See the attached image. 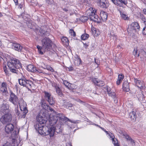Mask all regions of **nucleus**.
Segmentation results:
<instances>
[{
    "label": "nucleus",
    "mask_w": 146,
    "mask_h": 146,
    "mask_svg": "<svg viewBox=\"0 0 146 146\" xmlns=\"http://www.w3.org/2000/svg\"><path fill=\"white\" fill-rule=\"evenodd\" d=\"M11 47L14 50L18 52H21L23 49L22 46L16 42H11Z\"/></svg>",
    "instance_id": "13"
},
{
    "label": "nucleus",
    "mask_w": 146,
    "mask_h": 146,
    "mask_svg": "<svg viewBox=\"0 0 146 146\" xmlns=\"http://www.w3.org/2000/svg\"><path fill=\"white\" fill-rule=\"evenodd\" d=\"M92 81L95 85L97 86H102L104 85L103 82L102 80L98 79L97 78H92Z\"/></svg>",
    "instance_id": "18"
},
{
    "label": "nucleus",
    "mask_w": 146,
    "mask_h": 146,
    "mask_svg": "<svg viewBox=\"0 0 146 146\" xmlns=\"http://www.w3.org/2000/svg\"><path fill=\"white\" fill-rule=\"evenodd\" d=\"M40 32L42 35H45L46 31L44 30L40 29Z\"/></svg>",
    "instance_id": "49"
},
{
    "label": "nucleus",
    "mask_w": 146,
    "mask_h": 146,
    "mask_svg": "<svg viewBox=\"0 0 146 146\" xmlns=\"http://www.w3.org/2000/svg\"><path fill=\"white\" fill-rule=\"evenodd\" d=\"M42 49L45 51L49 50L52 47V41L49 38L45 37L41 41Z\"/></svg>",
    "instance_id": "6"
},
{
    "label": "nucleus",
    "mask_w": 146,
    "mask_h": 146,
    "mask_svg": "<svg viewBox=\"0 0 146 146\" xmlns=\"http://www.w3.org/2000/svg\"><path fill=\"white\" fill-rule=\"evenodd\" d=\"M44 69H46L48 70H50L51 72H54V69H53L49 66H46L45 68H43Z\"/></svg>",
    "instance_id": "39"
},
{
    "label": "nucleus",
    "mask_w": 146,
    "mask_h": 146,
    "mask_svg": "<svg viewBox=\"0 0 146 146\" xmlns=\"http://www.w3.org/2000/svg\"><path fill=\"white\" fill-rule=\"evenodd\" d=\"M15 3L16 5H17L18 4V0H13Z\"/></svg>",
    "instance_id": "64"
},
{
    "label": "nucleus",
    "mask_w": 146,
    "mask_h": 146,
    "mask_svg": "<svg viewBox=\"0 0 146 146\" xmlns=\"http://www.w3.org/2000/svg\"><path fill=\"white\" fill-rule=\"evenodd\" d=\"M63 81L64 84L67 88L70 90H73L74 89L73 88H72V86H73V84H71L70 86H69L70 83L68 82L66 80H63Z\"/></svg>",
    "instance_id": "29"
},
{
    "label": "nucleus",
    "mask_w": 146,
    "mask_h": 146,
    "mask_svg": "<svg viewBox=\"0 0 146 146\" xmlns=\"http://www.w3.org/2000/svg\"><path fill=\"white\" fill-rule=\"evenodd\" d=\"M55 131H56L58 133H61L62 131V130L61 129H58L55 128Z\"/></svg>",
    "instance_id": "60"
},
{
    "label": "nucleus",
    "mask_w": 146,
    "mask_h": 146,
    "mask_svg": "<svg viewBox=\"0 0 146 146\" xmlns=\"http://www.w3.org/2000/svg\"><path fill=\"white\" fill-rule=\"evenodd\" d=\"M140 27L138 23L137 22L132 23L131 25L128 27L127 29V31L129 34L131 35L136 32V29H139Z\"/></svg>",
    "instance_id": "9"
},
{
    "label": "nucleus",
    "mask_w": 146,
    "mask_h": 146,
    "mask_svg": "<svg viewBox=\"0 0 146 146\" xmlns=\"http://www.w3.org/2000/svg\"><path fill=\"white\" fill-rule=\"evenodd\" d=\"M7 84L6 82H3L2 83L1 88H0V91L3 92H7Z\"/></svg>",
    "instance_id": "22"
},
{
    "label": "nucleus",
    "mask_w": 146,
    "mask_h": 146,
    "mask_svg": "<svg viewBox=\"0 0 146 146\" xmlns=\"http://www.w3.org/2000/svg\"><path fill=\"white\" fill-rule=\"evenodd\" d=\"M143 33L144 35H146V26L144 27L143 29Z\"/></svg>",
    "instance_id": "53"
},
{
    "label": "nucleus",
    "mask_w": 146,
    "mask_h": 146,
    "mask_svg": "<svg viewBox=\"0 0 146 146\" xmlns=\"http://www.w3.org/2000/svg\"><path fill=\"white\" fill-rule=\"evenodd\" d=\"M109 96H111L113 99L114 102L115 103H117V98L116 96V94L114 92H111L110 93L108 94Z\"/></svg>",
    "instance_id": "30"
},
{
    "label": "nucleus",
    "mask_w": 146,
    "mask_h": 146,
    "mask_svg": "<svg viewBox=\"0 0 146 146\" xmlns=\"http://www.w3.org/2000/svg\"><path fill=\"white\" fill-rule=\"evenodd\" d=\"M56 115H53L52 117H50L49 119V121L50 125H55L56 123L58 118L62 120L64 115L62 113H58L56 112H55Z\"/></svg>",
    "instance_id": "7"
},
{
    "label": "nucleus",
    "mask_w": 146,
    "mask_h": 146,
    "mask_svg": "<svg viewBox=\"0 0 146 146\" xmlns=\"http://www.w3.org/2000/svg\"><path fill=\"white\" fill-rule=\"evenodd\" d=\"M44 93L45 95V98L49 104L51 105L54 104L55 103V101L54 99L51 96V94L46 91H44Z\"/></svg>",
    "instance_id": "11"
},
{
    "label": "nucleus",
    "mask_w": 146,
    "mask_h": 146,
    "mask_svg": "<svg viewBox=\"0 0 146 146\" xmlns=\"http://www.w3.org/2000/svg\"><path fill=\"white\" fill-rule=\"evenodd\" d=\"M22 112L21 111V114H20L19 113V111L17 110L16 112V114L18 116H19V117H21V118H23L22 117H21L22 114H23V113H22Z\"/></svg>",
    "instance_id": "52"
},
{
    "label": "nucleus",
    "mask_w": 146,
    "mask_h": 146,
    "mask_svg": "<svg viewBox=\"0 0 146 146\" xmlns=\"http://www.w3.org/2000/svg\"><path fill=\"white\" fill-rule=\"evenodd\" d=\"M18 98L17 96L13 92H11L9 99V101L15 105L18 104Z\"/></svg>",
    "instance_id": "12"
},
{
    "label": "nucleus",
    "mask_w": 146,
    "mask_h": 146,
    "mask_svg": "<svg viewBox=\"0 0 146 146\" xmlns=\"http://www.w3.org/2000/svg\"><path fill=\"white\" fill-rule=\"evenodd\" d=\"M129 141L131 143L132 145H133V144H134L135 143L134 140H133L131 138L130 139V140Z\"/></svg>",
    "instance_id": "62"
},
{
    "label": "nucleus",
    "mask_w": 146,
    "mask_h": 146,
    "mask_svg": "<svg viewBox=\"0 0 146 146\" xmlns=\"http://www.w3.org/2000/svg\"><path fill=\"white\" fill-rule=\"evenodd\" d=\"M62 120H63L64 121H65V122L69 121L70 122L72 123H76V122L74 121H72V120H70L68 118H67V117H65L64 116H63V119H62Z\"/></svg>",
    "instance_id": "34"
},
{
    "label": "nucleus",
    "mask_w": 146,
    "mask_h": 146,
    "mask_svg": "<svg viewBox=\"0 0 146 146\" xmlns=\"http://www.w3.org/2000/svg\"><path fill=\"white\" fill-rule=\"evenodd\" d=\"M124 78V76L122 74H119L118 76V78L116 82V84L117 85H119L122 82Z\"/></svg>",
    "instance_id": "28"
},
{
    "label": "nucleus",
    "mask_w": 146,
    "mask_h": 146,
    "mask_svg": "<svg viewBox=\"0 0 146 146\" xmlns=\"http://www.w3.org/2000/svg\"><path fill=\"white\" fill-rule=\"evenodd\" d=\"M98 5H100V6L103 8H106L109 6V3L108 2H97Z\"/></svg>",
    "instance_id": "27"
},
{
    "label": "nucleus",
    "mask_w": 146,
    "mask_h": 146,
    "mask_svg": "<svg viewBox=\"0 0 146 146\" xmlns=\"http://www.w3.org/2000/svg\"><path fill=\"white\" fill-rule=\"evenodd\" d=\"M109 136H110V137L111 138V139L115 138V136L111 132H110L109 133Z\"/></svg>",
    "instance_id": "51"
},
{
    "label": "nucleus",
    "mask_w": 146,
    "mask_h": 146,
    "mask_svg": "<svg viewBox=\"0 0 146 146\" xmlns=\"http://www.w3.org/2000/svg\"><path fill=\"white\" fill-rule=\"evenodd\" d=\"M61 40L64 45L66 46H68L69 45V41L67 37H62L61 38Z\"/></svg>",
    "instance_id": "26"
},
{
    "label": "nucleus",
    "mask_w": 146,
    "mask_h": 146,
    "mask_svg": "<svg viewBox=\"0 0 146 146\" xmlns=\"http://www.w3.org/2000/svg\"><path fill=\"white\" fill-rule=\"evenodd\" d=\"M138 52V50L137 49H134V51L133 52V54L135 57H139V54H137Z\"/></svg>",
    "instance_id": "40"
},
{
    "label": "nucleus",
    "mask_w": 146,
    "mask_h": 146,
    "mask_svg": "<svg viewBox=\"0 0 146 146\" xmlns=\"http://www.w3.org/2000/svg\"><path fill=\"white\" fill-rule=\"evenodd\" d=\"M134 82L137 86L140 89H143L145 88V85L142 81L138 80L136 78H134Z\"/></svg>",
    "instance_id": "15"
},
{
    "label": "nucleus",
    "mask_w": 146,
    "mask_h": 146,
    "mask_svg": "<svg viewBox=\"0 0 146 146\" xmlns=\"http://www.w3.org/2000/svg\"><path fill=\"white\" fill-rule=\"evenodd\" d=\"M118 11H119L121 18L124 20L127 19L128 17L127 15H126L124 8L123 7H120L118 9Z\"/></svg>",
    "instance_id": "17"
},
{
    "label": "nucleus",
    "mask_w": 146,
    "mask_h": 146,
    "mask_svg": "<svg viewBox=\"0 0 146 146\" xmlns=\"http://www.w3.org/2000/svg\"><path fill=\"white\" fill-rule=\"evenodd\" d=\"M91 30L92 34L94 36H97L100 34V32L99 30L92 26L91 27Z\"/></svg>",
    "instance_id": "21"
},
{
    "label": "nucleus",
    "mask_w": 146,
    "mask_h": 146,
    "mask_svg": "<svg viewBox=\"0 0 146 146\" xmlns=\"http://www.w3.org/2000/svg\"><path fill=\"white\" fill-rule=\"evenodd\" d=\"M19 104L20 108L23 114H22L21 117L23 118L25 117L26 114L28 112V110L27 108V104L22 98L21 99L18 101Z\"/></svg>",
    "instance_id": "8"
},
{
    "label": "nucleus",
    "mask_w": 146,
    "mask_h": 146,
    "mask_svg": "<svg viewBox=\"0 0 146 146\" xmlns=\"http://www.w3.org/2000/svg\"><path fill=\"white\" fill-rule=\"evenodd\" d=\"M112 142L114 146H119L117 140L116 139L114 138L112 139Z\"/></svg>",
    "instance_id": "35"
},
{
    "label": "nucleus",
    "mask_w": 146,
    "mask_h": 146,
    "mask_svg": "<svg viewBox=\"0 0 146 146\" xmlns=\"http://www.w3.org/2000/svg\"><path fill=\"white\" fill-rule=\"evenodd\" d=\"M62 104L64 106V104H66L67 103H68V100H62Z\"/></svg>",
    "instance_id": "57"
},
{
    "label": "nucleus",
    "mask_w": 146,
    "mask_h": 146,
    "mask_svg": "<svg viewBox=\"0 0 146 146\" xmlns=\"http://www.w3.org/2000/svg\"><path fill=\"white\" fill-rule=\"evenodd\" d=\"M51 84L52 86L54 87L55 88V89L59 87L58 84L54 82H52Z\"/></svg>",
    "instance_id": "42"
},
{
    "label": "nucleus",
    "mask_w": 146,
    "mask_h": 146,
    "mask_svg": "<svg viewBox=\"0 0 146 146\" xmlns=\"http://www.w3.org/2000/svg\"><path fill=\"white\" fill-rule=\"evenodd\" d=\"M56 93L58 94V95H59L60 96H62V91L60 89L59 87H58L56 89Z\"/></svg>",
    "instance_id": "36"
},
{
    "label": "nucleus",
    "mask_w": 146,
    "mask_h": 146,
    "mask_svg": "<svg viewBox=\"0 0 146 146\" xmlns=\"http://www.w3.org/2000/svg\"><path fill=\"white\" fill-rule=\"evenodd\" d=\"M115 5L119 6L121 7H122L123 4L126 5L127 4V0H111Z\"/></svg>",
    "instance_id": "14"
},
{
    "label": "nucleus",
    "mask_w": 146,
    "mask_h": 146,
    "mask_svg": "<svg viewBox=\"0 0 146 146\" xmlns=\"http://www.w3.org/2000/svg\"><path fill=\"white\" fill-rule=\"evenodd\" d=\"M7 66L10 72L17 74L19 70L22 67V65L20 60L15 58H12L7 62Z\"/></svg>",
    "instance_id": "1"
},
{
    "label": "nucleus",
    "mask_w": 146,
    "mask_h": 146,
    "mask_svg": "<svg viewBox=\"0 0 146 146\" xmlns=\"http://www.w3.org/2000/svg\"><path fill=\"white\" fill-rule=\"evenodd\" d=\"M3 69L6 75H9V72L8 70L7 69V66H3Z\"/></svg>",
    "instance_id": "48"
},
{
    "label": "nucleus",
    "mask_w": 146,
    "mask_h": 146,
    "mask_svg": "<svg viewBox=\"0 0 146 146\" xmlns=\"http://www.w3.org/2000/svg\"><path fill=\"white\" fill-rule=\"evenodd\" d=\"M36 72L37 73H42L44 74H48V73H46L45 72H44V71H42V70H41L39 69H36V72Z\"/></svg>",
    "instance_id": "45"
},
{
    "label": "nucleus",
    "mask_w": 146,
    "mask_h": 146,
    "mask_svg": "<svg viewBox=\"0 0 146 146\" xmlns=\"http://www.w3.org/2000/svg\"><path fill=\"white\" fill-rule=\"evenodd\" d=\"M72 106V104L71 103H69L68 102L66 104L64 105V106L66 108L71 107Z\"/></svg>",
    "instance_id": "43"
},
{
    "label": "nucleus",
    "mask_w": 146,
    "mask_h": 146,
    "mask_svg": "<svg viewBox=\"0 0 146 146\" xmlns=\"http://www.w3.org/2000/svg\"><path fill=\"white\" fill-rule=\"evenodd\" d=\"M95 62L96 64L98 65L99 64L100 62L98 60H96L95 58Z\"/></svg>",
    "instance_id": "63"
},
{
    "label": "nucleus",
    "mask_w": 146,
    "mask_h": 146,
    "mask_svg": "<svg viewBox=\"0 0 146 146\" xmlns=\"http://www.w3.org/2000/svg\"><path fill=\"white\" fill-rule=\"evenodd\" d=\"M100 16L102 19L103 21L106 20L108 18L107 13L103 11H101L100 13Z\"/></svg>",
    "instance_id": "25"
},
{
    "label": "nucleus",
    "mask_w": 146,
    "mask_h": 146,
    "mask_svg": "<svg viewBox=\"0 0 146 146\" xmlns=\"http://www.w3.org/2000/svg\"><path fill=\"white\" fill-rule=\"evenodd\" d=\"M46 110L47 111H50L51 112L53 111V112H54V113L55 112L54 111L53 109H52V108H50L49 105H48V107L47 108Z\"/></svg>",
    "instance_id": "46"
},
{
    "label": "nucleus",
    "mask_w": 146,
    "mask_h": 146,
    "mask_svg": "<svg viewBox=\"0 0 146 146\" xmlns=\"http://www.w3.org/2000/svg\"><path fill=\"white\" fill-rule=\"evenodd\" d=\"M14 128L13 125L11 123H10L7 125L5 128V132L7 134L11 133L13 131Z\"/></svg>",
    "instance_id": "16"
},
{
    "label": "nucleus",
    "mask_w": 146,
    "mask_h": 146,
    "mask_svg": "<svg viewBox=\"0 0 146 146\" xmlns=\"http://www.w3.org/2000/svg\"><path fill=\"white\" fill-rule=\"evenodd\" d=\"M37 122L36 124L34 125L35 128L36 130L38 132L39 131L42 130L45 126L44 124L45 123L46 121L43 119V117L40 116H38L37 118Z\"/></svg>",
    "instance_id": "5"
},
{
    "label": "nucleus",
    "mask_w": 146,
    "mask_h": 146,
    "mask_svg": "<svg viewBox=\"0 0 146 146\" xmlns=\"http://www.w3.org/2000/svg\"><path fill=\"white\" fill-rule=\"evenodd\" d=\"M69 33L71 35L74 36H76V33L72 29H70L69 31Z\"/></svg>",
    "instance_id": "44"
},
{
    "label": "nucleus",
    "mask_w": 146,
    "mask_h": 146,
    "mask_svg": "<svg viewBox=\"0 0 146 146\" xmlns=\"http://www.w3.org/2000/svg\"><path fill=\"white\" fill-rule=\"evenodd\" d=\"M80 20L83 22H85L87 21L88 17L86 16H82L80 18Z\"/></svg>",
    "instance_id": "33"
},
{
    "label": "nucleus",
    "mask_w": 146,
    "mask_h": 146,
    "mask_svg": "<svg viewBox=\"0 0 146 146\" xmlns=\"http://www.w3.org/2000/svg\"><path fill=\"white\" fill-rule=\"evenodd\" d=\"M137 93H138V94L137 95V96L139 101H142L145 100V98L144 96L142 93V92L141 91H139Z\"/></svg>",
    "instance_id": "23"
},
{
    "label": "nucleus",
    "mask_w": 146,
    "mask_h": 146,
    "mask_svg": "<svg viewBox=\"0 0 146 146\" xmlns=\"http://www.w3.org/2000/svg\"><path fill=\"white\" fill-rule=\"evenodd\" d=\"M1 110L4 113L9 112V105L6 104H3L1 107Z\"/></svg>",
    "instance_id": "19"
},
{
    "label": "nucleus",
    "mask_w": 146,
    "mask_h": 146,
    "mask_svg": "<svg viewBox=\"0 0 146 146\" xmlns=\"http://www.w3.org/2000/svg\"><path fill=\"white\" fill-rule=\"evenodd\" d=\"M24 5L23 3H21L19 4V6L20 9H22V8L23 7Z\"/></svg>",
    "instance_id": "56"
},
{
    "label": "nucleus",
    "mask_w": 146,
    "mask_h": 146,
    "mask_svg": "<svg viewBox=\"0 0 146 146\" xmlns=\"http://www.w3.org/2000/svg\"><path fill=\"white\" fill-rule=\"evenodd\" d=\"M19 82L20 85L25 87L29 90H31V89L34 86V85L33 82L24 77H22L20 79H19Z\"/></svg>",
    "instance_id": "3"
},
{
    "label": "nucleus",
    "mask_w": 146,
    "mask_h": 146,
    "mask_svg": "<svg viewBox=\"0 0 146 146\" xmlns=\"http://www.w3.org/2000/svg\"><path fill=\"white\" fill-rule=\"evenodd\" d=\"M89 35L85 33L82 35L81 36V38L83 40H85L87 39L89 37Z\"/></svg>",
    "instance_id": "32"
},
{
    "label": "nucleus",
    "mask_w": 146,
    "mask_h": 146,
    "mask_svg": "<svg viewBox=\"0 0 146 146\" xmlns=\"http://www.w3.org/2000/svg\"><path fill=\"white\" fill-rule=\"evenodd\" d=\"M107 92H108V94H109L111 92V91L110 88L108 87H107Z\"/></svg>",
    "instance_id": "58"
},
{
    "label": "nucleus",
    "mask_w": 146,
    "mask_h": 146,
    "mask_svg": "<svg viewBox=\"0 0 146 146\" xmlns=\"http://www.w3.org/2000/svg\"><path fill=\"white\" fill-rule=\"evenodd\" d=\"M80 2V4H83L86 3V0H78Z\"/></svg>",
    "instance_id": "61"
},
{
    "label": "nucleus",
    "mask_w": 146,
    "mask_h": 146,
    "mask_svg": "<svg viewBox=\"0 0 146 146\" xmlns=\"http://www.w3.org/2000/svg\"><path fill=\"white\" fill-rule=\"evenodd\" d=\"M16 131H14L13 133L11 134V137H13V139H14L16 137Z\"/></svg>",
    "instance_id": "50"
},
{
    "label": "nucleus",
    "mask_w": 146,
    "mask_h": 146,
    "mask_svg": "<svg viewBox=\"0 0 146 146\" xmlns=\"http://www.w3.org/2000/svg\"><path fill=\"white\" fill-rule=\"evenodd\" d=\"M27 70L29 71L35 72H36V67L32 65H29L27 67Z\"/></svg>",
    "instance_id": "24"
},
{
    "label": "nucleus",
    "mask_w": 146,
    "mask_h": 146,
    "mask_svg": "<svg viewBox=\"0 0 146 146\" xmlns=\"http://www.w3.org/2000/svg\"><path fill=\"white\" fill-rule=\"evenodd\" d=\"M123 90L126 92H128L129 91V84L127 81L124 82L123 84Z\"/></svg>",
    "instance_id": "20"
},
{
    "label": "nucleus",
    "mask_w": 146,
    "mask_h": 146,
    "mask_svg": "<svg viewBox=\"0 0 146 146\" xmlns=\"http://www.w3.org/2000/svg\"><path fill=\"white\" fill-rule=\"evenodd\" d=\"M36 47L38 49V51L39 54H43V53L41 50L42 49V46H40L39 45H38L36 46Z\"/></svg>",
    "instance_id": "37"
},
{
    "label": "nucleus",
    "mask_w": 146,
    "mask_h": 146,
    "mask_svg": "<svg viewBox=\"0 0 146 146\" xmlns=\"http://www.w3.org/2000/svg\"><path fill=\"white\" fill-rule=\"evenodd\" d=\"M53 73H52V75H54V77L55 78H56L57 76H56V75H57V72L56 71H54V72H53Z\"/></svg>",
    "instance_id": "59"
},
{
    "label": "nucleus",
    "mask_w": 146,
    "mask_h": 146,
    "mask_svg": "<svg viewBox=\"0 0 146 146\" xmlns=\"http://www.w3.org/2000/svg\"><path fill=\"white\" fill-rule=\"evenodd\" d=\"M129 116L131 119L133 120L135 119L136 117L135 112L133 111L130 112L129 114Z\"/></svg>",
    "instance_id": "31"
},
{
    "label": "nucleus",
    "mask_w": 146,
    "mask_h": 146,
    "mask_svg": "<svg viewBox=\"0 0 146 146\" xmlns=\"http://www.w3.org/2000/svg\"><path fill=\"white\" fill-rule=\"evenodd\" d=\"M12 119V116L10 113H6L3 115L0 119V121L3 124H6L11 121Z\"/></svg>",
    "instance_id": "10"
},
{
    "label": "nucleus",
    "mask_w": 146,
    "mask_h": 146,
    "mask_svg": "<svg viewBox=\"0 0 146 146\" xmlns=\"http://www.w3.org/2000/svg\"><path fill=\"white\" fill-rule=\"evenodd\" d=\"M125 138L127 139V141H129L130 139L131 138V137H129L128 135H125Z\"/></svg>",
    "instance_id": "54"
},
{
    "label": "nucleus",
    "mask_w": 146,
    "mask_h": 146,
    "mask_svg": "<svg viewBox=\"0 0 146 146\" xmlns=\"http://www.w3.org/2000/svg\"><path fill=\"white\" fill-rule=\"evenodd\" d=\"M77 61V64L78 65L80 64L81 62V59L78 57L77 58L76 60H75V63Z\"/></svg>",
    "instance_id": "47"
},
{
    "label": "nucleus",
    "mask_w": 146,
    "mask_h": 146,
    "mask_svg": "<svg viewBox=\"0 0 146 146\" xmlns=\"http://www.w3.org/2000/svg\"><path fill=\"white\" fill-rule=\"evenodd\" d=\"M96 10L94 8L91 7L87 10L86 13L89 16L90 19L95 22L100 23L101 21L100 19L98 17V16L96 13Z\"/></svg>",
    "instance_id": "2"
},
{
    "label": "nucleus",
    "mask_w": 146,
    "mask_h": 146,
    "mask_svg": "<svg viewBox=\"0 0 146 146\" xmlns=\"http://www.w3.org/2000/svg\"><path fill=\"white\" fill-rule=\"evenodd\" d=\"M18 145L16 144L15 145V143H13L12 145H11L10 143L7 142L6 143L3 144L2 146H17Z\"/></svg>",
    "instance_id": "38"
},
{
    "label": "nucleus",
    "mask_w": 146,
    "mask_h": 146,
    "mask_svg": "<svg viewBox=\"0 0 146 146\" xmlns=\"http://www.w3.org/2000/svg\"><path fill=\"white\" fill-rule=\"evenodd\" d=\"M46 129V127H45L42 130L38 131V133L44 135H49L50 137H53L54 134V132L55 131V128L54 127L51 126L49 128H47Z\"/></svg>",
    "instance_id": "4"
},
{
    "label": "nucleus",
    "mask_w": 146,
    "mask_h": 146,
    "mask_svg": "<svg viewBox=\"0 0 146 146\" xmlns=\"http://www.w3.org/2000/svg\"><path fill=\"white\" fill-rule=\"evenodd\" d=\"M42 103V107L45 110H46L48 106V105L46 104L44 102H41Z\"/></svg>",
    "instance_id": "41"
},
{
    "label": "nucleus",
    "mask_w": 146,
    "mask_h": 146,
    "mask_svg": "<svg viewBox=\"0 0 146 146\" xmlns=\"http://www.w3.org/2000/svg\"><path fill=\"white\" fill-rule=\"evenodd\" d=\"M142 54L145 57H146V52L143 50H142L141 51Z\"/></svg>",
    "instance_id": "55"
}]
</instances>
